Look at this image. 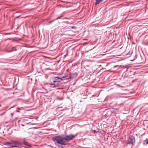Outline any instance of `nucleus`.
I'll return each instance as SVG.
<instances>
[{"label":"nucleus","instance_id":"obj_9","mask_svg":"<svg viewBox=\"0 0 148 148\" xmlns=\"http://www.w3.org/2000/svg\"><path fill=\"white\" fill-rule=\"evenodd\" d=\"M25 145H27L28 146H30V145L27 142H25Z\"/></svg>","mask_w":148,"mask_h":148},{"label":"nucleus","instance_id":"obj_12","mask_svg":"<svg viewBox=\"0 0 148 148\" xmlns=\"http://www.w3.org/2000/svg\"><path fill=\"white\" fill-rule=\"evenodd\" d=\"M69 79V78H66V79Z\"/></svg>","mask_w":148,"mask_h":148},{"label":"nucleus","instance_id":"obj_16","mask_svg":"<svg viewBox=\"0 0 148 148\" xmlns=\"http://www.w3.org/2000/svg\"><path fill=\"white\" fill-rule=\"evenodd\" d=\"M56 78H58V77H56Z\"/></svg>","mask_w":148,"mask_h":148},{"label":"nucleus","instance_id":"obj_11","mask_svg":"<svg viewBox=\"0 0 148 148\" xmlns=\"http://www.w3.org/2000/svg\"><path fill=\"white\" fill-rule=\"evenodd\" d=\"M75 28V27L74 26H72L71 27V28Z\"/></svg>","mask_w":148,"mask_h":148},{"label":"nucleus","instance_id":"obj_14","mask_svg":"<svg viewBox=\"0 0 148 148\" xmlns=\"http://www.w3.org/2000/svg\"><path fill=\"white\" fill-rule=\"evenodd\" d=\"M147 127L148 129V125L147 126Z\"/></svg>","mask_w":148,"mask_h":148},{"label":"nucleus","instance_id":"obj_7","mask_svg":"<svg viewBox=\"0 0 148 148\" xmlns=\"http://www.w3.org/2000/svg\"><path fill=\"white\" fill-rule=\"evenodd\" d=\"M101 1L102 0H96L95 4L96 5L99 4Z\"/></svg>","mask_w":148,"mask_h":148},{"label":"nucleus","instance_id":"obj_10","mask_svg":"<svg viewBox=\"0 0 148 148\" xmlns=\"http://www.w3.org/2000/svg\"><path fill=\"white\" fill-rule=\"evenodd\" d=\"M145 142L147 144H148V139L147 138L145 140Z\"/></svg>","mask_w":148,"mask_h":148},{"label":"nucleus","instance_id":"obj_3","mask_svg":"<svg viewBox=\"0 0 148 148\" xmlns=\"http://www.w3.org/2000/svg\"><path fill=\"white\" fill-rule=\"evenodd\" d=\"M128 142L129 144H133L135 142L134 137L133 136H130L128 140Z\"/></svg>","mask_w":148,"mask_h":148},{"label":"nucleus","instance_id":"obj_5","mask_svg":"<svg viewBox=\"0 0 148 148\" xmlns=\"http://www.w3.org/2000/svg\"><path fill=\"white\" fill-rule=\"evenodd\" d=\"M74 136L72 135L65 136V140H72L74 138Z\"/></svg>","mask_w":148,"mask_h":148},{"label":"nucleus","instance_id":"obj_15","mask_svg":"<svg viewBox=\"0 0 148 148\" xmlns=\"http://www.w3.org/2000/svg\"><path fill=\"white\" fill-rule=\"evenodd\" d=\"M3 114V113L1 114V115H2Z\"/></svg>","mask_w":148,"mask_h":148},{"label":"nucleus","instance_id":"obj_6","mask_svg":"<svg viewBox=\"0 0 148 148\" xmlns=\"http://www.w3.org/2000/svg\"><path fill=\"white\" fill-rule=\"evenodd\" d=\"M78 74L77 73H75L74 74H70L69 78H75L77 76Z\"/></svg>","mask_w":148,"mask_h":148},{"label":"nucleus","instance_id":"obj_2","mask_svg":"<svg viewBox=\"0 0 148 148\" xmlns=\"http://www.w3.org/2000/svg\"><path fill=\"white\" fill-rule=\"evenodd\" d=\"M5 144L11 147H18L21 146V144L16 141L12 142L10 143L6 142Z\"/></svg>","mask_w":148,"mask_h":148},{"label":"nucleus","instance_id":"obj_4","mask_svg":"<svg viewBox=\"0 0 148 148\" xmlns=\"http://www.w3.org/2000/svg\"><path fill=\"white\" fill-rule=\"evenodd\" d=\"M53 83L50 84L52 85L53 86H52V87H56L58 86L59 85H60V83L59 81H53Z\"/></svg>","mask_w":148,"mask_h":148},{"label":"nucleus","instance_id":"obj_13","mask_svg":"<svg viewBox=\"0 0 148 148\" xmlns=\"http://www.w3.org/2000/svg\"><path fill=\"white\" fill-rule=\"evenodd\" d=\"M10 34L9 33H7V34Z\"/></svg>","mask_w":148,"mask_h":148},{"label":"nucleus","instance_id":"obj_18","mask_svg":"<svg viewBox=\"0 0 148 148\" xmlns=\"http://www.w3.org/2000/svg\"><path fill=\"white\" fill-rule=\"evenodd\" d=\"M67 71H68V70H67Z\"/></svg>","mask_w":148,"mask_h":148},{"label":"nucleus","instance_id":"obj_1","mask_svg":"<svg viewBox=\"0 0 148 148\" xmlns=\"http://www.w3.org/2000/svg\"><path fill=\"white\" fill-rule=\"evenodd\" d=\"M65 137L60 136H56L54 139V141L55 143L62 145H64Z\"/></svg>","mask_w":148,"mask_h":148},{"label":"nucleus","instance_id":"obj_17","mask_svg":"<svg viewBox=\"0 0 148 148\" xmlns=\"http://www.w3.org/2000/svg\"><path fill=\"white\" fill-rule=\"evenodd\" d=\"M65 78L66 77V76H65Z\"/></svg>","mask_w":148,"mask_h":148},{"label":"nucleus","instance_id":"obj_8","mask_svg":"<svg viewBox=\"0 0 148 148\" xmlns=\"http://www.w3.org/2000/svg\"><path fill=\"white\" fill-rule=\"evenodd\" d=\"M12 49H13L12 50H10V51H9L8 52H12V51H13L16 50L15 48L14 47H12Z\"/></svg>","mask_w":148,"mask_h":148}]
</instances>
